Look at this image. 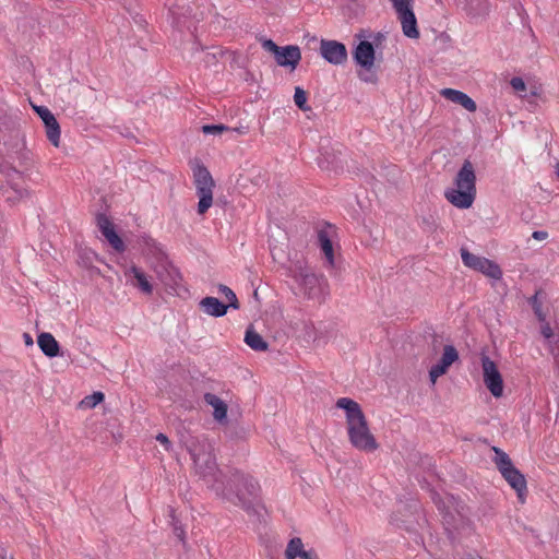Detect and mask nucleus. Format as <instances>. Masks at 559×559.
<instances>
[{
    "label": "nucleus",
    "mask_w": 559,
    "mask_h": 559,
    "mask_svg": "<svg viewBox=\"0 0 559 559\" xmlns=\"http://www.w3.org/2000/svg\"><path fill=\"white\" fill-rule=\"evenodd\" d=\"M200 309L215 318L224 317L227 313L228 306L216 297L207 296L200 300Z\"/></svg>",
    "instance_id": "21"
},
{
    "label": "nucleus",
    "mask_w": 559,
    "mask_h": 559,
    "mask_svg": "<svg viewBox=\"0 0 559 559\" xmlns=\"http://www.w3.org/2000/svg\"><path fill=\"white\" fill-rule=\"evenodd\" d=\"M304 549L302 540L299 537H294L288 542L285 550L286 559H296L300 556Z\"/></svg>",
    "instance_id": "29"
},
{
    "label": "nucleus",
    "mask_w": 559,
    "mask_h": 559,
    "mask_svg": "<svg viewBox=\"0 0 559 559\" xmlns=\"http://www.w3.org/2000/svg\"><path fill=\"white\" fill-rule=\"evenodd\" d=\"M483 378L486 388L495 397L503 394V379L493 360L487 355H481Z\"/></svg>",
    "instance_id": "9"
},
{
    "label": "nucleus",
    "mask_w": 559,
    "mask_h": 559,
    "mask_svg": "<svg viewBox=\"0 0 559 559\" xmlns=\"http://www.w3.org/2000/svg\"><path fill=\"white\" fill-rule=\"evenodd\" d=\"M157 275L166 287L178 294L182 277L177 267L171 264L162 265L160 270L157 271Z\"/></svg>",
    "instance_id": "19"
},
{
    "label": "nucleus",
    "mask_w": 559,
    "mask_h": 559,
    "mask_svg": "<svg viewBox=\"0 0 559 559\" xmlns=\"http://www.w3.org/2000/svg\"><path fill=\"white\" fill-rule=\"evenodd\" d=\"M35 112L41 119L48 141L56 147L60 144V124L53 114L45 106H33Z\"/></svg>",
    "instance_id": "14"
},
{
    "label": "nucleus",
    "mask_w": 559,
    "mask_h": 559,
    "mask_svg": "<svg viewBox=\"0 0 559 559\" xmlns=\"http://www.w3.org/2000/svg\"><path fill=\"white\" fill-rule=\"evenodd\" d=\"M551 341V343H548L550 346V353L552 356L557 357L559 356V335H556Z\"/></svg>",
    "instance_id": "45"
},
{
    "label": "nucleus",
    "mask_w": 559,
    "mask_h": 559,
    "mask_svg": "<svg viewBox=\"0 0 559 559\" xmlns=\"http://www.w3.org/2000/svg\"><path fill=\"white\" fill-rule=\"evenodd\" d=\"M544 293L542 290H537L531 298H530V305L532 306V309L534 311V314L538 319L539 322L546 321V314L543 311V302L540 299V296Z\"/></svg>",
    "instance_id": "28"
},
{
    "label": "nucleus",
    "mask_w": 559,
    "mask_h": 559,
    "mask_svg": "<svg viewBox=\"0 0 559 559\" xmlns=\"http://www.w3.org/2000/svg\"><path fill=\"white\" fill-rule=\"evenodd\" d=\"M401 21L403 34L408 38H418L417 19L412 8L413 0H391Z\"/></svg>",
    "instance_id": "8"
},
{
    "label": "nucleus",
    "mask_w": 559,
    "mask_h": 559,
    "mask_svg": "<svg viewBox=\"0 0 559 559\" xmlns=\"http://www.w3.org/2000/svg\"><path fill=\"white\" fill-rule=\"evenodd\" d=\"M170 516H171V526L174 534L179 538L180 542L183 544L186 543V533L185 530L180 523V521L176 518L175 511L170 510Z\"/></svg>",
    "instance_id": "33"
},
{
    "label": "nucleus",
    "mask_w": 559,
    "mask_h": 559,
    "mask_svg": "<svg viewBox=\"0 0 559 559\" xmlns=\"http://www.w3.org/2000/svg\"><path fill=\"white\" fill-rule=\"evenodd\" d=\"M0 558L1 559H13V556H9L7 555V549L2 546H0Z\"/></svg>",
    "instance_id": "49"
},
{
    "label": "nucleus",
    "mask_w": 559,
    "mask_h": 559,
    "mask_svg": "<svg viewBox=\"0 0 559 559\" xmlns=\"http://www.w3.org/2000/svg\"><path fill=\"white\" fill-rule=\"evenodd\" d=\"M218 289L228 300V304H226L228 308L239 309L240 305L237 299V296L228 286L219 284Z\"/></svg>",
    "instance_id": "31"
},
{
    "label": "nucleus",
    "mask_w": 559,
    "mask_h": 559,
    "mask_svg": "<svg viewBox=\"0 0 559 559\" xmlns=\"http://www.w3.org/2000/svg\"><path fill=\"white\" fill-rule=\"evenodd\" d=\"M222 495L234 504L240 506L248 515H261L263 507L260 502V485L251 475L239 469L230 471Z\"/></svg>",
    "instance_id": "2"
},
{
    "label": "nucleus",
    "mask_w": 559,
    "mask_h": 559,
    "mask_svg": "<svg viewBox=\"0 0 559 559\" xmlns=\"http://www.w3.org/2000/svg\"><path fill=\"white\" fill-rule=\"evenodd\" d=\"M156 440H157L160 444H163V445L165 447V449H166V450H169V448H170V445H171V442H170V440L168 439V437H167L166 435H164V433H162V432H160V433H158V435L156 436Z\"/></svg>",
    "instance_id": "46"
},
{
    "label": "nucleus",
    "mask_w": 559,
    "mask_h": 559,
    "mask_svg": "<svg viewBox=\"0 0 559 559\" xmlns=\"http://www.w3.org/2000/svg\"><path fill=\"white\" fill-rule=\"evenodd\" d=\"M305 326V334L304 337L307 342L314 341L316 340V332L312 323H304Z\"/></svg>",
    "instance_id": "44"
},
{
    "label": "nucleus",
    "mask_w": 559,
    "mask_h": 559,
    "mask_svg": "<svg viewBox=\"0 0 559 559\" xmlns=\"http://www.w3.org/2000/svg\"><path fill=\"white\" fill-rule=\"evenodd\" d=\"M532 237L536 240H545L548 237V233L545 230H535L533 231Z\"/></svg>",
    "instance_id": "48"
},
{
    "label": "nucleus",
    "mask_w": 559,
    "mask_h": 559,
    "mask_svg": "<svg viewBox=\"0 0 559 559\" xmlns=\"http://www.w3.org/2000/svg\"><path fill=\"white\" fill-rule=\"evenodd\" d=\"M203 399L207 405L213 407L214 419L219 424L226 423L228 413V405L226 402L218 397L216 394L210 392L205 393Z\"/></svg>",
    "instance_id": "22"
},
{
    "label": "nucleus",
    "mask_w": 559,
    "mask_h": 559,
    "mask_svg": "<svg viewBox=\"0 0 559 559\" xmlns=\"http://www.w3.org/2000/svg\"><path fill=\"white\" fill-rule=\"evenodd\" d=\"M353 59L361 69L373 68L376 50L372 43L361 40L353 50Z\"/></svg>",
    "instance_id": "17"
},
{
    "label": "nucleus",
    "mask_w": 559,
    "mask_h": 559,
    "mask_svg": "<svg viewBox=\"0 0 559 559\" xmlns=\"http://www.w3.org/2000/svg\"><path fill=\"white\" fill-rule=\"evenodd\" d=\"M275 61L280 67L290 68L295 70L301 60L300 48L296 45H287L280 47L276 51Z\"/></svg>",
    "instance_id": "18"
},
{
    "label": "nucleus",
    "mask_w": 559,
    "mask_h": 559,
    "mask_svg": "<svg viewBox=\"0 0 559 559\" xmlns=\"http://www.w3.org/2000/svg\"><path fill=\"white\" fill-rule=\"evenodd\" d=\"M510 85L518 92L526 91V84L522 78L514 76L510 81Z\"/></svg>",
    "instance_id": "41"
},
{
    "label": "nucleus",
    "mask_w": 559,
    "mask_h": 559,
    "mask_svg": "<svg viewBox=\"0 0 559 559\" xmlns=\"http://www.w3.org/2000/svg\"><path fill=\"white\" fill-rule=\"evenodd\" d=\"M228 130V127H226L225 124H204L202 127V132L204 134H221L223 133L224 131H227Z\"/></svg>",
    "instance_id": "35"
},
{
    "label": "nucleus",
    "mask_w": 559,
    "mask_h": 559,
    "mask_svg": "<svg viewBox=\"0 0 559 559\" xmlns=\"http://www.w3.org/2000/svg\"><path fill=\"white\" fill-rule=\"evenodd\" d=\"M217 51H213V52H206L205 56H204V62L206 66H212V64H215L217 63L218 61V56H223V51L218 48H216Z\"/></svg>",
    "instance_id": "39"
},
{
    "label": "nucleus",
    "mask_w": 559,
    "mask_h": 559,
    "mask_svg": "<svg viewBox=\"0 0 559 559\" xmlns=\"http://www.w3.org/2000/svg\"><path fill=\"white\" fill-rule=\"evenodd\" d=\"M192 170L197 195L199 197L198 213L203 215L212 206L215 182L211 173L203 164L198 163Z\"/></svg>",
    "instance_id": "6"
},
{
    "label": "nucleus",
    "mask_w": 559,
    "mask_h": 559,
    "mask_svg": "<svg viewBox=\"0 0 559 559\" xmlns=\"http://www.w3.org/2000/svg\"><path fill=\"white\" fill-rule=\"evenodd\" d=\"M421 228L425 231L432 233L437 228L435 217L432 215L424 216L420 223Z\"/></svg>",
    "instance_id": "36"
},
{
    "label": "nucleus",
    "mask_w": 559,
    "mask_h": 559,
    "mask_svg": "<svg viewBox=\"0 0 559 559\" xmlns=\"http://www.w3.org/2000/svg\"><path fill=\"white\" fill-rule=\"evenodd\" d=\"M301 559H318V554L314 549L305 550L302 549L300 556Z\"/></svg>",
    "instance_id": "47"
},
{
    "label": "nucleus",
    "mask_w": 559,
    "mask_h": 559,
    "mask_svg": "<svg viewBox=\"0 0 559 559\" xmlns=\"http://www.w3.org/2000/svg\"><path fill=\"white\" fill-rule=\"evenodd\" d=\"M430 495H431V500L435 503V506L437 507L438 511L443 512L445 510L447 504H445L444 500L442 499V497L436 490H431Z\"/></svg>",
    "instance_id": "38"
},
{
    "label": "nucleus",
    "mask_w": 559,
    "mask_h": 559,
    "mask_svg": "<svg viewBox=\"0 0 559 559\" xmlns=\"http://www.w3.org/2000/svg\"><path fill=\"white\" fill-rule=\"evenodd\" d=\"M26 345H33V338L28 333L23 334Z\"/></svg>",
    "instance_id": "50"
},
{
    "label": "nucleus",
    "mask_w": 559,
    "mask_h": 559,
    "mask_svg": "<svg viewBox=\"0 0 559 559\" xmlns=\"http://www.w3.org/2000/svg\"><path fill=\"white\" fill-rule=\"evenodd\" d=\"M318 165L323 170L338 171L343 169L342 152L334 147H330L321 143L320 156L318 157Z\"/></svg>",
    "instance_id": "15"
},
{
    "label": "nucleus",
    "mask_w": 559,
    "mask_h": 559,
    "mask_svg": "<svg viewBox=\"0 0 559 559\" xmlns=\"http://www.w3.org/2000/svg\"><path fill=\"white\" fill-rule=\"evenodd\" d=\"M336 407L345 411L347 435L350 444L362 452H373L379 448L374 436L369 429L367 418L360 405L349 399L341 397L336 401Z\"/></svg>",
    "instance_id": "3"
},
{
    "label": "nucleus",
    "mask_w": 559,
    "mask_h": 559,
    "mask_svg": "<svg viewBox=\"0 0 559 559\" xmlns=\"http://www.w3.org/2000/svg\"><path fill=\"white\" fill-rule=\"evenodd\" d=\"M459 359V353L453 345H445L443 348V354L440 360L433 365L429 370V377L432 382L437 380V378L443 376L450 366Z\"/></svg>",
    "instance_id": "16"
},
{
    "label": "nucleus",
    "mask_w": 559,
    "mask_h": 559,
    "mask_svg": "<svg viewBox=\"0 0 559 559\" xmlns=\"http://www.w3.org/2000/svg\"><path fill=\"white\" fill-rule=\"evenodd\" d=\"M168 13L173 19V25L182 28L190 19L198 20L197 12L188 0H167Z\"/></svg>",
    "instance_id": "10"
},
{
    "label": "nucleus",
    "mask_w": 559,
    "mask_h": 559,
    "mask_svg": "<svg viewBox=\"0 0 559 559\" xmlns=\"http://www.w3.org/2000/svg\"><path fill=\"white\" fill-rule=\"evenodd\" d=\"M243 341L254 352H265L269 348L267 342L251 325L246 330Z\"/></svg>",
    "instance_id": "24"
},
{
    "label": "nucleus",
    "mask_w": 559,
    "mask_h": 559,
    "mask_svg": "<svg viewBox=\"0 0 559 559\" xmlns=\"http://www.w3.org/2000/svg\"><path fill=\"white\" fill-rule=\"evenodd\" d=\"M105 400V394L100 391L94 392L91 395L85 396L81 405L86 408H94L96 405L100 404Z\"/></svg>",
    "instance_id": "32"
},
{
    "label": "nucleus",
    "mask_w": 559,
    "mask_h": 559,
    "mask_svg": "<svg viewBox=\"0 0 559 559\" xmlns=\"http://www.w3.org/2000/svg\"><path fill=\"white\" fill-rule=\"evenodd\" d=\"M183 442L193 461L195 474L211 484L217 493H224L226 476L218 468L211 442L205 437L192 436Z\"/></svg>",
    "instance_id": "1"
},
{
    "label": "nucleus",
    "mask_w": 559,
    "mask_h": 559,
    "mask_svg": "<svg viewBox=\"0 0 559 559\" xmlns=\"http://www.w3.org/2000/svg\"><path fill=\"white\" fill-rule=\"evenodd\" d=\"M358 78L366 82V83H371V84H374L377 83L378 81V75L377 73L372 70V68H369L368 70H365L362 69L361 71L358 72Z\"/></svg>",
    "instance_id": "34"
},
{
    "label": "nucleus",
    "mask_w": 559,
    "mask_h": 559,
    "mask_svg": "<svg viewBox=\"0 0 559 559\" xmlns=\"http://www.w3.org/2000/svg\"><path fill=\"white\" fill-rule=\"evenodd\" d=\"M441 95L445 97L448 100L461 105L464 109H466L469 112H474L477 109L475 100L472 97H469L466 93H463L459 90L443 88L441 91Z\"/></svg>",
    "instance_id": "20"
},
{
    "label": "nucleus",
    "mask_w": 559,
    "mask_h": 559,
    "mask_svg": "<svg viewBox=\"0 0 559 559\" xmlns=\"http://www.w3.org/2000/svg\"><path fill=\"white\" fill-rule=\"evenodd\" d=\"M495 452L493 462L501 473L506 481L513 488L521 502H524V497L527 493V483L524 474H522L512 463L510 456L500 448L493 447Z\"/></svg>",
    "instance_id": "5"
},
{
    "label": "nucleus",
    "mask_w": 559,
    "mask_h": 559,
    "mask_svg": "<svg viewBox=\"0 0 559 559\" xmlns=\"http://www.w3.org/2000/svg\"><path fill=\"white\" fill-rule=\"evenodd\" d=\"M488 11V5L486 0H475V15H484Z\"/></svg>",
    "instance_id": "42"
},
{
    "label": "nucleus",
    "mask_w": 559,
    "mask_h": 559,
    "mask_svg": "<svg viewBox=\"0 0 559 559\" xmlns=\"http://www.w3.org/2000/svg\"><path fill=\"white\" fill-rule=\"evenodd\" d=\"M294 102L295 105L302 111H308L311 109L310 106L307 105V92L300 86L295 87Z\"/></svg>",
    "instance_id": "30"
},
{
    "label": "nucleus",
    "mask_w": 559,
    "mask_h": 559,
    "mask_svg": "<svg viewBox=\"0 0 559 559\" xmlns=\"http://www.w3.org/2000/svg\"><path fill=\"white\" fill-rule=\"evenodd\" d=\"M260 43L264 50L273 53L275 56L276 51L278 50L280 46H277L272 39L270 38H260Z\"/></svg>",
    "instance_id": "37"
},
{
    "label": "nucleus",
    "mask_w": 559,
    "mask_h": 559,
    "mask_svg": "<svg viewBox=\"0 0 559 559\" xmlns=\"http://www.w3.org/2000/svg\"><path fill=\"white\" fill-rule=\"evenodd\" d=\"M440 513L442 515V522L447 531L459 530L460 526L464 523V515L459 510H456V512H452L450 508L445 506V510Z\"/></svg>",
    "instance_id": "25"
},
{
    "label": "nucleus",
    "mask_w": 559,
    "mask_h": 559,
    "mask_svg": "<svg viewBox=\"0 0 559 559\" xmlns=\"http://www.w3.org/2000/svg\"><path fill=\"white\" fill-rule=\"evenodd\" d=\"M461 258L465 266L478 271L490 278L499 280L502 276V271L496 262L471 253L465 248L461 249Z\"/></svg>",
    "instance_id": "7"
},
{
    "label": "nucleus",
    "mask_w": 559,
    "mask_h": 559,
    "mask_svg": "<svg viewBox=\"0 0 559 559\" xmlns=\"http://www.w3.org/2000/svg\"><path fill=\"white\" fill-rule=\"evenodd\" d=\"M455 188L444 191L445 199L455 207L469 209L476 199V174L469 159H465L454 178Z\"/></svg>",
    "instance_id": "4"
},
{
    "label": "nucleus",
    "mask_w": 559,
    "mask_h": 559,
    "mask_svg": "<svg viewBox=\"0 0 559 559\" xmlns=\"http://www.w3.org/2000/svg\"><path fill=\"white\" fill-rule=\"evenodd\" d=\"M129 272L133 274L135 280V283H133L134 286L144 294L151 295L153 293V285L148 282L145 273L140 267L133 265L130 267Z\"/></svg>",
    "instance_id": "27"
},
{
    "label": "nucleus",
    "mask_w": 559,
    "mask_h": 559,
    "mask_svg": "<svg viewBox=\"0 0 559 559\" xmlns=\"http://www.w3.org/2000/svg\"><path fill=\"white\" fill-rule=\"evenodd\" d=\"M11 188L14 190L17 199H26L31 197V191L26 188H21L16 183H12Z\"/></svg>",
    "instance_id": "43"
},
{
    "label": "nucleus",
    "mask_w": 559,
    "mask_h": 559,
    "mask_svg": "<svg viewBox=\"0 0 559 559\" xmlns=\"http://www.w3.org/2000/svg\"><path fill=\"white\" fill-rule=\"evenodd\" d=\"M293 278L308 298H313L319 294V278L308 267H296L293 271Z\"/></svg>",
    "instance_id": "13"
},
{
    "label": "nucleus",
    "mask_w": 559,
    "mask_h": 559,
    "mask_svg": "<svg viewBox=\"0 0 559 559\" xmlns=\"http://www.w3.org/2000/svg\"><path fill=\"white\" fill-rule=\"evenodd\" d=\"M320 53L324 60L334 66H341L347 61L346 46L337 40L322 39Z\"/></svg>",
    "instance_id": "11"
},
{
    "label": "nucleus",
    "mask_w": 559,
    "mask_h": 559,
    "mask_svg": "<svg viewBox=\"0 0 559 559\" xmlns=\"http://www.w3.org/2000/svg\"><path fill=\"white\" fill-rule=\"evenodd\" d=\"M543 323L544 324L542 325L540 330L542 335L548 341V343H551V340L556 337V334L554 333L548 322L545 321Z\"/></svg>",
    "instance_id": "40"
},
{
    "label": "nucleus",
    "mask_w": 559,
    "mask_h": 559,
    "mask_svg": "<svg viewBox=\"0 0 559 559\" xmlns=\"http://www.w3.org/2000/svg\"><path fill=\"white\" fill-rule=\"evenodd\" d=\"M37 345L43 354L49 358L61 356L60 345L51 333L41 332L37 336Z\"/></svg>",
    "instance_id": "23"
},
{
    "label": "nucleus",
    "mask_w": 559,
    "mask_h": 559,
    "mask_svg": "<svg viewBox=\"0 0 559 559\" xmlns=\"http://www.w3.org/2000/svg\"><path fill=\"white\" fill-rule=\"evenodd\" d=\"M96 226L108 243L119 253L124 252L126 245L122 238L117 234L114 223L105 213L96 214Z\"/></svg>",
    "instance_id": "12"
},
{
    "label": "nucleus",
    "mask_w": 559,
    "mask_h": 559,
    "mask_svg": "<svg viewBox=\"0 0 559 559\" xmlns=\"http://www.w3.org/2000/svg\"><path fill=\"white\" fill-rule=\"evenodd\" d=\"M318 241L321 251L324 253L325 260L330 266H334V250L332 240L326 230L318 231Z\"/></svg>",
    "instance_id": "26"
}]
</instances>
